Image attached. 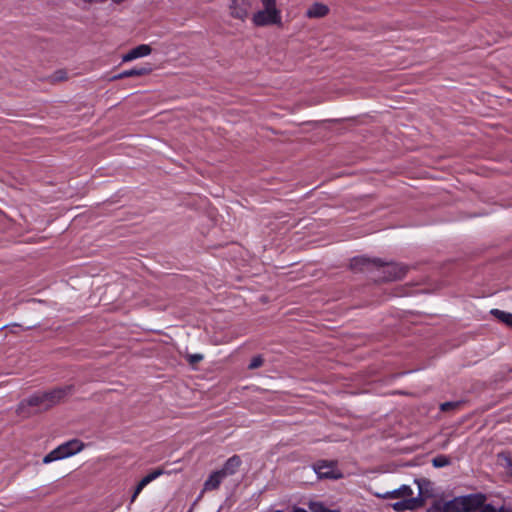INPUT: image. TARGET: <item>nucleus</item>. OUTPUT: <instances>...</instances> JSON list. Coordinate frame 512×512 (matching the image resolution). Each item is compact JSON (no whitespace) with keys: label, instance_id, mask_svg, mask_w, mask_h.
<instances>
[{"label":"nucleus","instance_id":"1","mask_svg":"<svg viewBox=\"0 0 512 512\" xmlns=\"http://www.w3.org/2000/svg\"><path fill=\"white\" fill-rule=\"evenodd\" d=\"M74 388L73 384H68L62 387H55L49 391L37 392L18 404L16 414L26 419L35 414L48 411L72 395Z\"/></svg>","mask_w":512,"mask_h":512},{"label":"nucleus","instance_id":"2","mask_svg":"<svg viewBox=\"0 0 512 512\" xmlns=\"http://www.w3.org/2000/svg\"><path fill=\"white\" fill-rule=\"evenodd\" d=\"M263 9L253 16L256 26L281 25V12L276 7V0H261Z\"/></svg>","mask_w":512,"mask_h":512},{"label":"nucleus","instance_id":"3","mask_svg":"<svg viewBox=\"0 0 512 512\" xmlns=\"http://www.w3.org/2000/svg\"><path fill=\"white\" fill-rule=\"evenodd\" d=\"M84 447V444L78 440L73 439L70 440L60 446H58L56 449L52 450L50 453H48L44 459V463H51L56 460L64 459L67 457H70L78 452H80Z\"/></svg>","mask_w":512,"mask_h":512},{"label":"nucleus","instance_id":"4","mask_svg":"<svg viewBox=\"0 0 512 512\" xmlns=\"http://www.w3.org/2000/svg\"><path fill=\"white\" fill-rule=\"evenodd\" d=\"M378 268H383V281H397L402 279L408 272L409 266L401 263H385Z\"/></svg>","mask_w":512,"mask_h":512},{"label":"nucleus","instance_id":"5","mask_svg":"<svg viewBox=\"0 0 512 512\" xmlns=\"http://www.w3.org/2000/svg\"><path fill=\"white\" fill-rule=\"evenodd\" d=\"M313 467L315 473L321 479H340L343 477L342 473L336 470V462L334 461H318Z\"/></svg>","mask_w":512,"mask_h":512},{"label":"nucleus","instance_id":"6","mask_svg":"<svg viewBox=\"0 0 512 512\" xmlns=\"http://www.w3.org/2000/svg\"><path fill=\"white\" fill-rule=\"evenodd\" d=\"M383 265V261L380 258H367L364 256L354 257L350 262V269L354 272H369L374 268H378Z\"/></svg>","mask_w":512,"mask_h":512},{"label":"nucleus","instance_id":"7","mask_svg":"<svg viewBox=\"0 0 512 512\" xmlns=\"http://www.w3.org/2000/svg\"><path fill=\"white\" fill-rule=\"evenodd\" d=\"M414 482L419 490L418 496L414 499H420L422 508L427 499L435 497L434 483L427 478H416Z\"/></svg>","mask_w":512,"mask_h":512},{"label":"nucleus","instance_id":"8","mask_svg":"<svg viewBox=\"0 0 512 512\" xmlns=\"http://www.w3.org/2000/svg\"><path fill=\"white\" fill-rule=\"evenodd\" d=\"M464 512H474L479 510L486 502L487 497L483 493H475L461 496Z\"/></svg>","mask_w":512,"mask_h":512},{"label":"nucleus","instance_id":"9","mask_svg":"<svg viewBox=\"0 0 512 512\" xmlns=\"http://www.w3.org/2000/svg\"><path fill=\"white\" fill-rule=\"evenodd\" d=\"M433 504H438L437 512H464L461 496L455 497L444 503L441 501H435Z\"/></svg>","mask_w":512,"mask_h":512},{"label":"nucleus","instance_id":"10","mask_svg":"<svg viewBox=\"0 0 512 512\" xmlns=\"http://www.w3.org/2000/svg\"><path fill=\"white\" fill-rule=\"evenodd\" d=\"M151 72H152V68L147 67V66L140 67V68H133L130 70H125L119 74L112 76L110 78V81H116V80L129 78V77H141V76L149 75Z\"/></svg>","mask_w":512,"mask_h":512},{"label":"nucleus","instance_id":"11","mask_svg":"<svg viewBox=\"0 0 512 512\" xmlns=\"http://www.w3.org/2000/svg\"><path fill=\"white\" fill-rule=\"evenodd\" d=\"M152 48L147 44H141L131 49L128 53L123 55L122 61L129 62L139 57H144L151 54Z\"/></svg>","mask_w":512,"mask_h":512},{"label":"nucleus","instance_id":"12","mask_svg":"<svg viewBox=\"0 0 512 512\" xmlns=\"http://www.w3.org/2000/svg\"><path fill=\"white\" fill-rule=\"evenodd\" d=\"M241 463V458L238 455H233L224 463L222 469H220L219 471L223 473L224 477L233 475L241 466Z\"/></svg>","mask_w":512,"mask_h":512},{"label":"nucleus","instance_id":"13","mask_svg":"<svg viewBox=\"0 0 512 512\" xmlns=\"http://www.w3.org/2000/svg\"><path fill=\"white\" fill-rule=\"evenodd\" d=\"M392 508L398 512L404 510H416L421 508V502L420 499L408 498L394 503Z\"/></svg>","mask_w":512,"mask_h":512},{"label":"nucleus","instance_id":"14","mask_svg":"<svg viewBox=\"0 0 512 512\" xmlns=\"http://www.w3.org/2000/svg\"><path fill=\"white\" fill-rule=\"evenodd\" d=\"M413 491L412 489L407 485H402L400 488L395 489L393 491L386 492L384 494H377L378 497L383 499H394V498H401V497H410L412 498Z\"/></svg>","mask_w":512,"mask_h":512},{"label":"nucleus","instance_id":"15","mask_svg":"<svg viewBox=\"0 0 512 512\" xmlns=\"http://www.w3.org/2000/svg\"><path fill=\"white\" fill-rule=\"evenodd\" d=\"M329 13V7L323 3L316 2L306 12L308 18H322Z\"/></svg>","mask_w":512,"mask_h":512},{"label":"nucleus","instance_id":"16","mask_svg":"<svg viewBox=\"0 0 512 512\" xmlns=\"http://www.w3.org/2000/svg\"><path fill=\"white\" fill-rule=\"evenodd\" d=\"M224 478L225 477L223 476V473H221L219 470L212 472L208 479L204 482V490L212 491L218 489Z\"/></svg>","mask_w":512,"mask_h":512},{"label":"nucleus","instance_id":"17","mask_svg":"<svg viewBox=\"0 0 512 512\" xmlns=\"http://www.w3.org/2000/svg\"><path fill=\"white\" fill-rule=\"evenodd\" d=\"M491 314L500 322L512 328V313L505 312L499 309H493L491 310Z\"/></svg>","mask_w":512,"mask_h":512},{"label":"nucleus","instance_id":"18","mask_svg":"<svg viewBox=\"0 0 512 512\" xmlns=\"http://www.w3.org/2000/svg\"><path fill=\"white\" fill-rule=\"evenodd\" d=\"M230 15L233 18L244 20L247 17V11L245 8L239 7L236 4V1L233 0L232 4L230 5Z\"/></svg>","mask_w":512,"mask_h":512},{"label":"nucleus","instance_id":"19","mask_svg":"<svg viewBox=\"0 0 512 512\" xmlns=\"http://www.w3.org/2000/svg\"><path fill=\"white\" fill-rule=\"evenodd\" d=\"M498 459L503 461L502 465L507 469L509 475L512 476V452H501Z\"/></svg>","mask_w":512,"mask_h":512},{"label":"nucleus","instance_id":"20","mask_svg":"<svg viewBox=\"0 0 512 512\" xmlns=\"http://www.w3.org/2000/svg\"><path fill=\"white\" fill-rule=\"evenodd\" d=\"M450 463H451L450 458L445 455H438L432 459V464L436 468H442V467L448 466V465H450Z\"/></svg>","mask_w":512,"mask_h":512},{"label":"nucleus","instance_id":"21","mask_svg":"<svg viewBox=\"0 0 512 512\" xmlns=\"http://www.w3.org/2000/svg\"><path fill=\"white\" fill-rule=\"evenodd\" d=\"M311 512H339L337 510H330L320 502H312L309 505Z\"/></svg>","mask_w":512,"mask_h":512},{"label":"nucleus","instance_id":"22","mask_svg":"<svg viewBox=\"0 0 512 512\" xmlns=\"http://www.w3.org/2000/svg\"><path fill=\"white\" fill-rule=\"evenodd\" d=\"M67 79H68V75H67V72L65 70H57L51 76V82L52 83L60 82V81H65Z\"/></svg>","mask_w":512,"mask_h":512},{"label":"nucleus","instance_id":"23","mask_svg":"<svg viewBox=\"0 0 512 512\" xmlns=\"http://www.w3.org/2000/svg\"><path fill=\"white\" fill-rule=\"evenodd\" d=\"M164 473H165V471L163 469L157 468V469L153 470L152 472H150L149 474H147L145 476V478L148 481V483H150L153 480H155L156 478H158L159 476L163 475Z\"/></svg>","mask_w":512,"mask_h":512},{"label":"nucleus","instance_id":"24","mask_svg":"<svg viewBox=\"0 0 512 512\" xmlns=\"http://www.w3.org/2000/svg\"><path fill=\"white\" fill-rule=\"evenodd\" d=\"M262 365H263L262 357L256 356L251 360L250 364L248 365V368L252 370V369L259 368Z\"/></svg>","mask_w":512,"mask_h":512},{"label":"nucleus","instance_id":"25","mask_svg":"<svg viewBox=\"0 0 512 512\" xmlns=\"http://www.w3.org/2000/svg\"><path fill=\"white\" fill-rule=\"evenodd\" d=\"M458 405H459V403H457V402H445V403L441 404L440 409H441V411L446 412V411H449L451 409H454Z\"/></svg>","mask_w":512,"mask_h":512},{"label":"nucleus","instance_id":"26","mask_svg":"<svg viewBox=\"0 0 512 512\" xmlns=\"http://www.w3.org/2000/svg\"><path fill=\"white\" fill-rule=\"evenodd\" d=\"M144 487H145V486H144L141 482H139V483L137 484V486L135 487L134 493H133V495H132V497H131V502H134V501L136 500L137 496H138V495L140 494V492L144 489Z\"/></svg>","mask_w":512,"mask_h":512},{"label":"nucleus","instance_id":"27","mask_svg":"<svg viewBox=\"0 0 512 512\" xmlns=\"http://www.w3.org/2000/svg\"><path fill=\"white\" fill-rule=\"evenodd\" d=\"M144 487H145V486H144L141 482H139V483L137 484V486L135 487L134 493H133V495H132V497H131V502H134V501L136 500L137 496H138V495L140 494V492L144 489Z\"/></svg>","mask_w":512,"mask_h":512},{"label":"nucleus","instance_id":"28","mask_svg":"<svg viewBox=\"0 0 512 512\" xmlns=\"http://www.w3.org/2000/svg\"><path fill=\"white\" fill-rule=\"evenodd\" d=\"M144 487H145V486H144L141 482H139V483L137 484V486L135 487L134 493H133V495H132V497H131V502H134V501L136 500L137 496H138V495L140 494V492L144 489Z\"/></svg>","mask_w":512,"mask_h":512},{"label":"nucleus","instance_id":"29","mask_svg":"<svg viewBox=\"0 0 512 512\" xmlns=\"http://www.w3.org/2000/svg\"><path fill=\"white\" fill-rule=\"evenodd\" d=\"M202 359H203V356L201 354H192V355H189V357H188V361L192 365L200 362Z\"/></svg>","mask_w":512,"mask_h":512},{"label":"nucleus","instance_id":"30","mask_svg":"<svg viewBox=\"0 0 512 512\" xmlns=\"http://www.w3.org/2000/svg\"><path fill=\"white\" fill-rule=\"evenodd\" d=\"M479 512H497L494 506L491 504H483V506L479 509Z\"/></svg>","mask_w":512,"mask_h":512},{"label":"nucleus","instance_id":"31","mask_svg":"<svg viewBox=\"0 0 512 512\" xmlns=\"http://www.w3.org/2000/svg\"><path fill=\"white\" fill-rule=\"evenodd\" d=\"M20 327H21V325H19L17 323H14V324H11V325L4 326L3 328H9L10 332L16 333L17 329H15V328H20Z\"/></svg>","mask_w":512,"mask_h":512},{"label":"nucleus","instance_id":"32","mask_svg":"<svg viewBox=\"0 0 512 512\" xmlns=\"http://www.w3.org/2000/svg\"><path fill=\"white\" fill-rule=\"evenodd\" d=\"M438 504H432V506L426 512H437Z\"/></svg>","mask_w":512,"mask_h":512},{"label":"nucleus","instance_id":"33","mask_svg":"<svg viewBox=\"0 0 512 512\" xmlns=\"http://www.w3.org/2000/svg\"><path fill=\"white\" fill-rule=\"evenodd\" d=\"M497 512H512V508L502 506Z\"/></svg>","mask_w":512,"mask_h":512},{"label":"nucleus","instance_id":"34","mask_svg":"<svg viewBox=\"0 0 512 512\" xmlns=\"http://www.w3.org/2000/svg\"><path fill=\"white\" fill-rule=\"evenodd\" d=\"M140 482H141L144 486H146V485H148V484H149L145 477H143V478L140 480Z\"/></svg>","mask_w":512,"mask_h":512},{"label":"nucleus","instance_id":"35","mask_svg":"<svg viewBox=\"0 0 512 512\" xmlns=\"http://www.w3.org/2000/svg\"><path fill=\"white\" fill-rule=\"evenodd\" d=\"M293 512H307V511L305 509H303V508H295L293 510Z\"/></svg>","mask_w":512,"mask_h":512},{"label":"nucleus","instance_id":"36","mask_svg":"<svg viewBox=\"0 0 512 512\" xmlns=\"http://www.w3.org/2000/svg\"><path fill=\"white\" fill-rule=\"evenodd\" d=\"M33 327H34V325L27 326V327L25 328V330L31 329V328H33Z\"/></svg>","mask_w":512,"mask_h":512}]
</instances>
